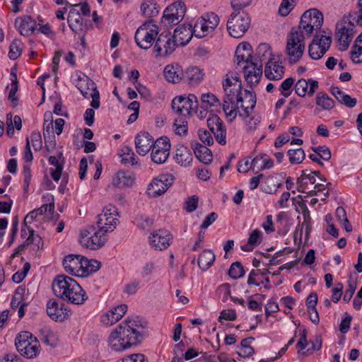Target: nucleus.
<instances>
[{"label":"nucleus","mask_w":362,"mask_h":362,"mask_svg":"<svg viewBox=\"0 0 362 362\" xmlns=\"http://www.w3.org/2000/svg\"><path fill=\"white\" fill-rule=\"evenodd\" d=\"M25 292V288L22 286H18L16 288L11 302V307L12 309L16 310L23 303V299Z\"/></svg>","instance_id":"864d4df0"},{"label":"nucleus","mask_w":362,"mask_h":362,"mask_svg":"<svg viewBox=\"0 0 362 362\" xmlns=\"http://www.w3.org/2000/svg\"><path fill=\"white\" fill-rule=\"evenodd\" d=\"M351 58L354 63H362V33L356 37L351 52Z\"/></svg>","instance_id":"79ce46f5"},{"label":"nucleus","mask_w":362,"mask_h":362,"mask_svg":"<svg viewBox=\"0 0 362 362\" xmlns=\"http://www.w3.org/2000/svg\"><path fill=\"white\" fill-rule=\"evenodd\" d=\"M202 105L204 108H208L209 107H218L221 105L220 100L218 98L211 93H205L202 95Z\"/></svg>","instance_id":"3c124183"},{"label":"nucleus","mask_w":362,"mask_h":362,"mask_svg":"<svg viewBox=\"0 0 362 362\" xmlns=\"http://www.w3.org/2000/svg\"><path fill=\"white\" fill-rule=\"evenodd\" d=\"M15 27L22 35L28 36L35 30L36 22L30 16L17 18L15 21Z\"/></svg>","instance_id":"bb28decb"},{"label":"nucleus","mask_w":362,"mask_h":362,"mask_svg":"<svg viewBox=\"0 0 362 362\" xmlns=\"http://www.w3.org/2000/svg\"><path fill=\"white\" fill-rule=\"evenodd\" d=\"M192 148L194 151L195 156L202 163L208 165L212 161V152L206 146H204L199 142H194L192 144Z\"/></svg>","instance_id":"cd10ccee"},{"label":"nucleus","mask_w":362,"mask_h":362,"mask_svg":"<svg viewBox=\"0 0 362 362\" xmlns=\"http://www.w3.org/2000/svg\"><path fill=\"white\" fill-rule=\"evenodd\" d=\"M198 136L199 139L207 146H211L214 144V139L211 134V132L206 129H199L198 130Z\"/></svg>","instance_id":"338daca9"},{"label":"nucleus","mask_w":362,"mask_h":362,"mask_svg":"<svg viewBox=\"0 0 362 362\" xmlns=\"http://www.w3.org/2000/svg\"><path fill=\"white\" fill-rule=\"evenodd\" d=\"M311 148L320 158L325 160H329L331 158V151L325 146H318Z\"/></svg>","instance_id":"0e129e2a"},{"label":"nucleus","mask_w":362,"mask_h":362,"mask_svg":"<svg viewBox=\"0 0 362 362\" xmlns=\"http://www.w3.org/2000/svg\"><path fill=\"white\" fill-rule=\"evenodd\" d=\"M223 87L225 92V96H230L233 99H236L238 103L243 102L242 96V85L241 81L237 76L227 78L223 82Z\"/></svg>","instance_id":"a211bd4d"},{"label":"nucleus","mask_w":362,"mask_h":362,"mask_svg":"<svg viewBox=\"0 0 362 362\" xmlns=\"http://www.w3.org/2000/svg\"><path fill=\"white\" fill-rule=\"evenodd\" d=\"M158 32L157 25L146 21L137 28L134 35L135 42L140 48L148 49L153 45Z\"/></svg>","instance_id":"6e6552de"},{"label":"nucleus","mask_w":362,"mask_h":362,"mask_svg":"<svg viewBox=\"0 0 362 362\" xmlns=\"http://www.w3.org/2000/svg\"><path fill=\"white\" fill-rule=\"evenodd\" d=\"M106 233L100 230L95 226H90L80 233V244L90 250H98L103 247L107 241Z\"/></svg>","instance_id":"0eeeda50"},{"label":"nucleus","mask_w":362,"mask_h":362,"mask_svg":"<svg viewBox=\"0 0 362 362\" xmlns=\"http://www.w3.org/2000/svg\"><path fill=\"white\" fill-rule=\"evenodd\" d=\"M52 291L57 297L75 305H82L88 298L80 284L64 274L55 277L52 282Z\"/></svg>","instance_id":"f03ea898"},{"label":"nucleus","mask_w":362,"mask_h":362,"mask_svg":"<svg viewBox=\"0 0 362 362\" xmlns=\"http://www.w3.org/2000/svg\"><path fill=\"white\" fill-rule=\"evenodd\" d=\"M46 311L49 317L56 322L64 321L67 315L64 304H59L55 299L47 301Z\"/></svg>","instance_id":"aec40b11"},{"label":"nucleus","mask_w":362,"mask_h":362,"mask_svg":"<svg viewBox=\"0 0 362 362\" xmlns=\"http://www.w3.org/2000/svg\"><path fill=\"white\" fill-rule=\"evenodd\" d=\"M262 235V232L259 229H255L250 234L247 240V244L241 246V250L245 252H251L253 250V246L259 243V238Z\"/></svg>","instance_id":"a18cd8bd"},{"label":"nucleus","mask_w":362,"mask_h":362,"mask_svg":"<svg viewBox=\"0 0 362 362\" xmlns=\"http://www.w3.org/2000/svg\"><path fill=\"white\" fill-rule=\"evenodd\" d=\"M298 0H282L279 8V13L281 16H287L295 7Z\"/></svg>","instance_id":"13d9d810"},{"label":"nucleus","mask_w":362,"mask_h":362,"mask_svg":"<svg viewBox=\"0 0 362 362\" xmlns=\"http://www.w3.org/2000/svg\"><path fill=\"white\" fill-rule=\"evenodd\" d=\"M331 93L341 104L350 108L356 106L357 99L346 94L339 87H332Z\"/></svg>","instance_id":"72a5a7b5"},{"label":"nucleus","mask_w":362,"mask_h":362,"mask_svg":"<svg viewBox=\"0 0 362 362\" xmlns=\"http://www.w3.org/2000/svg\"><path fill=\"white\" fill-rule=\"evenodd\" d=\"M323 23V14L317 8L305 11L300 18L299 25L293 28L298 29V32L310 37L313 30H318Z\"/></svg>","instance_id":"423d86ee"},{"label":"nucleus","mask_w":362,"mask_h":362,"mask_svg":"<svg viewBox=\"0 0 362 362\" xmlns=\"http://www.w3.org/2000/svg\"><path fill=\"white\" fill-rule=\"evenodd\" d=\"M215 261V255L211 250H204L199 255L198 266L202 271H206Z\"/></svg>","instance_id":"4c0bfd02"},{"label":"nucleus","mask_w":362,"mask_h":362,"mask_svg":"<svg viewBox=\"0 0 362 362\" xmlns=\"http://www.w3.org/2000/svg\"><path fill=\"white\" fill-rule=\"evenodd\" d=\"M67 21L69 27L76 34H79L83 30V18L78 11L71 10L68 15Z\"/></svg>","instance_id":"f704fd0d"},{"label":"nucleus","mask_w":362,"mask_h":362,"mask_svg":"<svg viewBox=\"0 0 362 362\" xmlns=\"http://www.w3.org/2000/svg\"><path fill=\"white\" fill-rule=\"evenodd\" d=\"M235 99L230 98V96H225L223 102V110L226 113V116L231 117V119H233L237 116V109H239V103H234Z\"/></svg>","instance_id":"ea45409f"},{"label":"nucleus","mask_w":362,"mask_h":362,"mask_svg":"<svg viewBox=\"0 0 362 362\" xmlns=\"http://www.w3.org/2000/svg\"><path fill=\"white\" fill-rule=\"evenodd\" d=\"M204 18L201 17L197 19L194 25H192V32L194 36L197 38H202L206 36L210 32L207 28Z\"/></svg>","instance_id":"c03bdc74"},{"label":"nucleus","mask_w":362,"mask_h":362,"mask_svg":"<svg viewBox=\"0 0 362 362\" xmlns=\"http://www.w3.org/2000/svg\"><path fill=\"white\" fill-rule=\"evenodd\" d=\"M170 234L168 230L160 229L152 233L149 242L155 250H163L170 245Z\"/></svg>","instance_id":"4be33fe9"},{"label":"nucleus","mask_w":362,"mask_h":362,"mask_svg":"<svg viewBox=\"0 0 362 362\" xmlns=\"http://www.w3.org/2000/svg\"><path fill=\"white\" fill-rule=\"evenodd\" d=\"M202 18H204L205 25H206L209 32H212L218 26L219 23V17L214 13H207L201 16Z\"/></svg>","instance_id":"5fc2aeb1"},{"label":"nucleus","mask_w":362,"mask_h":362,"mask_svg":"<svg viewBox=\"0 0 362 362\" xmlns=\"http://www.w3.org/2000/svg\"><path fill=\"white\" fill-rule=\"evenodd\" d=\"M216 141L221 145L226 144V129L223 124L209 129Z\"/></svg>","instance_id":"09e8293b"},{"label":"nucleus","mask_w":362,"mask_h":362,"mask_svg":"<svg viewBox=\"0 0 362 362\" xmlns=\"http://www.w3.org/2000/svg\"><path fill=\"white\" fill-rule=\"evenodd\" d=\"M253 61L252 55V46L249 42L240 43L235 50L234 63L237 66L247 64Z\"/></svg>","instance_id":"6ab92c4d"},{"label":"nucleus","mask_w":362,"mask_h":362,"mask_svg":"<svg viewBox=\"0 0 362 362\" xmlns=\"http://www.w3.org/2000/svg\"><path fill=\"white\" fill-rule=\"evenodd\" d=\"M234 12L227 22V29L230 35L234 38L241 37L250 26V17L243 11L247 4L231 2Z\"/></svg>","instance_id":"20e7f679"},{"label":"nucleus","mask_w":362,"mask_h":362,"mask_svg":"<svg viewBox=\"0 0 362 362\" xmlns=\"http://www.w3.org/2000/svg\"><path fill=\"white\" fill-rule=\"evenodd\" d=\"M305 48V35L298 29H291L287 36L286 53L288 57V62L291 64L297 63L304 53Z\"/></svg>","instance_id":"39448f33"},{"label":"nucleus","mask_w":362,"mask_h":362,"mask_svg":"<svg viewBox=\"0 0 362 362\" xmlns=\"http://www.w3.org/2000/svg\"><path fill=\"white\" fill-rule=\"evenodd\" d=\"M284 74V66L281 62L269 60L266 63L264 75L269 80H280Z\"/></svg>","instance_id":"a878e982"},{"label":"nucleus","mask_w":362,"mask_h":362,"mask_svg":"<svg viewBox=\"0 0 362 362\" xmlns=\"http://www.w3.org/2000/svg\"><path fill=\"white\" fill-rule=\"evenodd\" d=\"M203 78L202 71L196 66L190 67L184 72L183 81L191 85L199 82Z\"/></svg>","instance_id":"58836bf2"},{"label":"nucleus","mask_w":362,"mask_h":362,"mask_svg":"<svg viewBox=\"0 0 362 362\" xmlns=\"http://www.w3.org/2000/svg\"><path fill=\"white\" fill-rule=\"evenodd\" d=\"M127 310L126 304H121L110 310L101 317V322L107 325L110 326L119 321Z\"/></svg>","instance_id":"b1692460"},{"label":"nucleus","mask_w":362,"mask_h":362,"mask_svg":"<svg viewBox=\"0 0 362 362\" xmlns=\"http://www.w3.org/2000/svg\"><path fill=\"white\" fill-rule=\"evenodd\" d=\"M316 105L323 110H331L334 106V100L325 93L319 92L316 95Z\"/></svg>","instance_id":"37998d69"},{"label":"nucleus","mask_w":362,"mask_h":362,"mask_svg":"<svg viewBox=\"0 0 362 362\" xmlns=\"http://www.w3.org/2000/svg\"><path fill=\"white\" fill-rule=\"evenodd\" d=\"M316 182L315 175L310 170H304L301 172L300 176L297 179L298 191L302 193H307L310 189L309 185H314Z\"/></svg>","instance_id":"c85d7f7f"},{"label":"nucleus","mask_w":362,"mask_h":362,"mask_svg":"<svg viewBox=\"0 0 362 362\" xmlns=\"http://www.w3.org/2000/svg\"><path fill=\"white\" fill-rule=\"evenodd\" d=\"M245 274L243 265L239 262H233L228 270V275L233 279L242 277Z\"/></svg>","instance_id":"bf43d9fd"},{"label":"nucleus","mask_w":362,"mask_h":362,"mask_svg":"<svg viewBox=\"0 0 362 362\" xmlns=\"http://www.w3.org/2000/svg\"><path fill=\"white\" fill-rule=\"evenodd\" d=\"M185 13V3L181 1H175L165 9L162 23L165 26L175 25L183 19Z\"/></svg>","instance_id":"1a4fd4ad"},{"label":"nucleus","mask_w":362,"mask_h":362,"mask_svg":"<svg viewBox=\"0 0 362 362\" xmlns=\"http://www.w3.org/2000/svg\"><path fill=\"white\" fill-rule=\"evenodd\" d=\"M62 157V153H58V158L54 156H50L48 158L49 163L50 165H54L55 169H51L50 175L52 179L58 182L61 177L62 176V171L64 168V163L59 162L58 158H61ZM65 175H63V181L65 180Z\"/></svg>","instance_id":"2f4dec72"},{"label":"nucleus","mask_w":362,"mask_h":362,"mask_svg":"<svg viewBox=\"0 0 362 362\" xmlns=\"http://www.w3.org/2000/svg\"><path fill=\"white\" fill-rule=\"evenodd\" d=\"M174 177L170 174H160L153 178L148 185L146 193L149 197H157L164 194L173 185Z\"/></svg>","instance_id":"9b49d317"},{"label":"nucleus","mask_w":362,"mask_h":362,"mask_svg":"<svg viewBox=\"0 0 362 362\" xmlns=\"http://www.w3.org/2000/svg\"><path fill=\"white\" fill-rule=\"evenodd\" d=\"M243 102L239 103V108H242L243 112H239V116L247 118L250 117V111L254 109L257 103L256 94L249 90H245Z\"/></svg>","instance_id":"393cba45"},{"label":"nucleus","mask_w":362,"mask_h":362,"mask_svg":"<svg viewBox=\"0 0 362 362\" xmlns=\"http://www.w3.org/2000/svg\"><path fill=\"white\" fill-rule=\"evenodd\" d=\"M177 46L174 38L170 37V33H162L156 40L153 50L157 56H167L172 54Z\"/></svg>","instance_id":"2eb2a0df"},{"label":"nucleus","mask_w":362,"mask_h":362,"mask_svg":"<svg viewBox=\"0 0 362 362\" xmlns=\"http://www.w3.org/2000/svg\"><path fill=\"white\" fill-rule=\"evenodd\" d=\"M303 215L304 216V221L301 226L298 225V228H296V231L300 230V233L301 235L302 232H303V229L305 226V237L308 238L311 231L312 226H311V218L310 216L309 211L305 206V209L303 211Z\"/></svg>","instance_id":"6e6d98bb"},{"label":"nucleus","mask_w":362,"mask_h":362,"mask_svg":"<svg viewBox=\"0 0 362 362\" xmlns=\"http://www.w3.org/2000/svg\"><path fill=\"white\" fill-rule=\"evenodd\" d=\"M78 88L85 98H92L90 105L93 108L98 109L100 107L99 91L92 80L88 77L81 80V83L78 85Z\"/></svg>","instance_id":"dca6fc26"},{"label":"nucleus","mask_w":362,"mask_h":362,"mask_svg":"<svg viewBox=\"0 0 362 362\" xmlns=\"http://www.w3.org/2000/svg\"><path fill=\"white\" fill-rule=\"evenodd\" d=\"M164 76L166 80L174 83L183 81L184 72L181 67L176 64H168L164 69Z\"/></svg>","instance_id":"c756f323"},{"label":"nucleus","mask_w":362,"mask_h":362,"mask_svg":"<svg viewBox=\"0 0 362 362\" xmlns=\"http://www.w3.org/2000/svg\"><path fill=\"white\" fill-rule=\"evenodd\" d=\"M83 270L87 273V276L90 274L96 272L101 267V263L95 259H88L83 257Z\"/></svg>","instance_id":"8fccbe9b"},{"label":"nucleus","mask_w":362,"mask_h":362,"mask_svg":"<svg viewBox=\"0 0 362 362\" xmlns=\"http://www.w3.org/2000/svg\"><path fill=\"white\" fill-rule=\"evenodd\" d=\"M117 216L118 213L115 207L112 206L105 207L102 214L98 216L97 228L106 233L112 232L117 226Z\"/></svg>","instance_id":"9d476101"},{"label":"nucleus","mask_w":362,"mask_h":362,"mask_svg":"<svg viewBox=\"0 0 362 362\" xmlns=\"http://www.w3.org/2000/svg\"><path fill=\"white\" fill-rule=\"evenodd\" d=\"M28 233L29 235L25 240L27 247H28L29 245H37V248H42L44 243L40 235L35 234V230L33 228H28Z\"/></svg>","instance_id":"603ef678"},{"label":"nucleus","mask_w":362,"mask_h":362,"mask_svg":"<svg viewBox=\"0 0 362 362\" xmlns=\"http://www.w3.org/2000/svg\"><path fill=\"white\" fill-rule=\"evenodd\" d=\"M243 70L247 85L251 88L255 86L262 75V64L258 61H251L243 66Z\"/></svg>","instance_id":"f3484780"},{"label":"nucleus","mask_w":362,"mask_h":362,"mask_svg":"<svg viewBox=\"0 0 362 362\" xmlns=\"http://www.w3.org/2000/svg\"><path fill=\"white\" fill-rule=\"evenodd\" d=\"M308 83L304 78L299 79L295 86L296 93L300 97H304L308 91Z\"/></svg>","instance_id":"69168bd1"},{"label":"nucleus","mask_w":362,"mask_h":362,"mask_svg":"<svg viewBox=\"0 0 362 362\" xmlns=\"http://www.w3.org/2000/svg\"><path fill=\"white\" fill-rule=\"evenodd\" d=\"M288 155L291 164H300L303 161L305 157V151L302 148L289 149L288 151Z\"/></svg>","instance_id":"de8ad7c7"},{"label":"nucleus","mask_w":362,"mask_h":362,"mask_svg":"<svg viewBox=\"0 0 362 362\" xmlns=\"http://www.w3.org/2000/svg\"><path fill=\"white\" fill-rule=\"evenodd\" d=\"M187 103L185 96H177L172 101V108L173 111L180 115H189L192 110Z\"/></svg>","instance_id":"473e14b6"},{"label":"nucleus","mask_w":362,"mask_h":362,"mask_svg":"<svg viewBox=\"0 0 362 362\" xmlns=\"http://www.w3.org/2000/svg\"><path fill=\"white\" fill-rule=\"evenodd\" d=\"M170 146L168 138L160 137L156 139L151 153L152 161L156 164L165 163L170 155Z\"/></svg>","instance_id":"f8f14e48"},{"label":"nucleus","mask_w":362,"mask_h":362,"mask_svg":"<svg viewBox=\"0 0 362 362\" xmlns=\"http://www.w3.org/2000/svg\"><path fill=\"white\" fill-rule=\"evenodd\" d=\"M21 42L19 40H14L11 44L10 45L9 52H8V57L15 60L18 57H20L21 54Z\"/></svg>","instance_id":"052dcab7"},{"label":"nucleus","mask_w":362,"mask_h":362,"mask_svg":"<svg viewBox=\"0 0 362 362\" xmlns=\"http://www.w3.org/2000/svg\"><path fill=\"white\" fill-rule=\"evenodd\" d=\"M272 49L269 44L262 43L260 44L257 49L255 53V57L253 59V61H258L259 63H261L263 65V62L266 60L269 62V60H272Z\"/></svg>","instance_id":"e433bc0d"},{"label":"nucleus","mask_w":362,"mask_h":362,"mask_svg":"<svg viewBox=\"0 0 362 362\" xmlns=\"http://www.w3.org/2000/svg\"><path fill=\"white\" fill-rule=\"evenodd\" d=\"M42 200L45 202L40 208L34 209L37 216H42L47 211L52 214L54 211V199L53 195L47 194L43 195Z\"/></svg>","instance_id":"a19ab883"},{"label":"nucleus","mask_w":362,"mask_h":362,"mask_svg":"<svg viewBox=\"0 0 362 362\" xmlns=\"http://www.w3.org/2000/svg\"><path fill=\"white\" fill-rule=\"evenodd\" d=\"M216 295L221 298L222 301L226 303L228 298L230 296V286L229 284H223L216 289Z\"/></svg>","instance_id":"e2e57ef3"},{"label":"nucleus","mask_w":362,"mask_h":362,"mask_svg":"<svg viewBox=\"0 0 362 362\" xmlns=\"http://www.w3.org/2000/svg\"><path fill=\"white\" fill-rule=\"evenodd\" d=\"M120 156L122 158V162L123 163H129L132 165L137 164L136 156L134 153L132 148L125 146L120 149Z\"/></svg>","instance_id":"49530a36"},{"label":"nucleus","mask_w":362,"mask_h":362,"mask_svg":"<svg viewBox=\"0 0 362 362\" xmlns=\"http://www.w3.org/2000/svg\"><path fill=\"white\" fill-rule=\"evenodd\" d=\"M331 43L330 36L315 35L308 47L310 57L315 60L320 59L329 49Z\"/></svg>","instance_id":"ddd939ff"},{"label":"nucleus","mask_w":362,"mask_h":362,"mask_svg":"<svg viewBox=\"0 0 362 362\" xmlns=\"http://www.w3.org/2000/svg\"><path fill=\"white\" fill-rule=\"evenodd\" d=\"M134 183V177L129 173L119 171L113 178V184L119 188L129 187Z\"/></svg>","instance_id":"c9c22d12"},{"label":"nucleus","mask_w":362,"mask_h":362,"mask_svg":"<svg viewBox=\"0 0 362 362\" xmlns=\"http://www.w3.org/2000/svg\"><path fill=\"white\" fill-rule=\"evenodd\" d=\"M146 336V325L136 317L121 322L110 334L107 343L112 351H122L141 343Z\"/></svg>","instance_id":"f257e3e1"},{"label":"nucleus","mask_w":362,"mask_h":362,"mask_svg":"<svg viewBox=\"0 0 362 362\" xmlns=\"http://www.w3.org/2000/svg\"><path fill=\"white\" fill-rule=\"evenodd\" d=\"M52 121L48 122L47 120H45L43 124V135L45 138V143L48 142V140L51 141H54L55 136L53 134V124Z\"/></svg>","instance_id":"680f3d73"},{"label":"nucleus","mask_w":362,"mask_h":362,"mask_svg":"<svg viewBox=\"0 0 362 362\" xmlns=\"http://www.w3.org/2000/svg\"><path fill=\"white\" fill-rule=\"evenodd\" d=\"M83 256L70 254L64 257L63 267L64 270L69 274L78 277L87 276V273L83 270Z\"/></svg>","instance_id":"4468645a"},{"label":"nucleus","mask_w":362,"mask_h":362,"mask_svg":"<svg viewBox=\"0 0 362 362\" xmlns=\"http://www.w3.org/2000/svg\"><path fill=\"white\" fill-rule=\"evenodd\" d=\"M40 338L43 343L49 346L55 347L58 344V339L51 330L41 333Z\"/></svg>","instance_id":"4d7b16f0"},{"label":"nucleus","mask_w":362,"mask_h":362,"mask_svg":"<svg viewBox=\"0 0 362 362\" xmlns=\"http://www.w3.org/2000/svg\"><path fill=\"white\" fill-rule=\"evenodd\" d=\"M192 25L190 23H183L179 25L175 30L172 37L174 38L178 45H186L194 36L192 30Z\"/></svg>","instance_id":"5701e85b"},{"label":"nucleus","mask_w":362,"mask_h":362,"mask_svg":"<svg viewBox=\"0 0 362 362\" xmlns=\"http://www.w3.org/2000/svg\"><path fill=\"white\" fill-rule=\"evenodd\" d=\"M119 362H148V360L142 354H133L123 358Z\"/></svg>","instance_id":"774afa93"},{"label":"nucleus","mask_w":362,"mask_h":362,"mask_svg":"<svg viewBox=\"0 0 362 362\" xmlns=\"http://www.w3.org/2000/svg\"><path fill=\"white\" fill-rule=\"evenodd\" d=\"M355 24L362 26V0L358 1L356 11L349 13L347 21H342L336 25V37L340 51L348 49L355 33Z\"/></svg>","instance_id":"7ed1b4c3"},{"label":"nucleus","mask_w":362,"mask_h":362,"mask_svg":"<svg viewBox=\"0 0 362 362\" xmlns=\"http://www.w3.org/2000/svg\"><path fill=\"white\" fill-rule=\"evenodd\" d=\"M153 137L148 132H141L135 138V146L137 153L146 156L153 148Z\"/></svg>","instance_id":"412c9836"},{"label":"nucleus","mask_w":362,"mask_h":362,"mask_svg":"<svg viewBox=\"0 0 362 362\" xmlns=\"http://www.w3.org/2000/svg\"><path fill=\"white\" fill-rule=\"evenodd\" d=\"M175 159L182 166L189 165L193 160L190 150L182 144H178L175 151Z\"/></svg>","instance_id":"7c9ffc66"}]
</instances>
